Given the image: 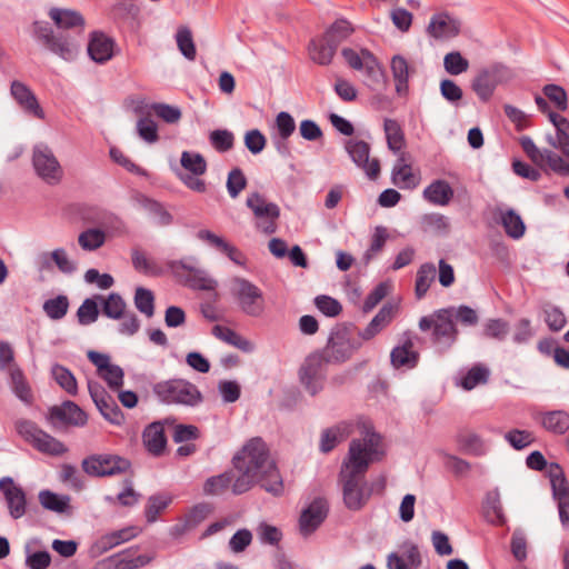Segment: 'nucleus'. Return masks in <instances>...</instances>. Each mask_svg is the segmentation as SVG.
Returning <instances> with one entry per match:
<instances>
[{
    "label": "nucleus",
    "mask_w": 569,
    "mask_h": 569,
    "mask_svg": "<svg viewBox=\"0 0 569 569\" xmlns=\"http://www.w3.org/2000/svg\"><path fill=\"white\" fill-rule=\"evenodd\" d=\"M233 469L212 476L204 481L206 495H221L231 489L234 496L251 490L256 485L272 495L281 497L284 482L274 460L270 459V450L261 437L248 440L232 458Z\"/></svg>",
    "instance_id": "1"
},
{
    "label": "nucleus",
    "mask_w": 569,
    "mask_h": 569,
    "mask_svg": "<svg viewBox=\"0 0 569 569\" xmlns=\"http://www.w3.org/2000/svg\"><path fill=\"white\" fill-rule=\"evenodd\" d=\"M381 436L373 430H368L365 438L353 439L349 445L348 457L342 463L339 473L342 482V496L345 506L352 511L365 507L371 496L360 486L369 465L379 461L383 451L379 450Z\"/></svg>",
    "instance_id": "2"
},
{
    "label": "nucleus",
    "mask_w": 569,
    "mask_h": 569,
    "mask_svg": "<svg viewBox=\"0 0 569 569\" xmlns=\"http://www.w3.org/2000/svg\"><path fill=\"white\" fill-rule=\"evenodd\" d=\"M457 322L463 327H476L479 322V316L469 306H450L420 318L419 329L421 331L431 330V341L435 345L445 342L448 347H451L459 336Z\"/></svg>",
    "instance_id": "3"
},
{
    "label": "nucleus",
    "mask_w": 569,
    "mask_h": 569,
    "mask_svg": "<svg viewBox=\"0 0 569 569\" xmlns=\"http://www.w3.org/2000/svg\"><path fill=\"white\" fill-rule=\"evenodd\" d=\"M153 393L167 405H183L196 407L203 400L196 385L184 379H169L153 385Z\"/></svg>",
    "instance_id": "4"
},
{
    "label": "nucleus",
    "mask_w": 569,
    "mask_h": 569,
    "mask_svg": "<svg viewBox=\"0 0 569 569\" xmlns=\"http://www.w3.org/2000/svg\"><path fill=\"white\" fill-rule=\"evenodd\" d=\"M14 428L18 435L39 452L59 457L68 451L63 442L39 428L32 420H17Z\"/></svg>",
    "instance_id": "5"
},
{
    "label": "nucleus",
    "mask_w": 569,
    "mask_h": 569,
    "mask_svg": "<svg viewBox=\"0 0 569 569\" xmlns=\"http://www.w3.org/2000/svg\"><path fill=\"white\" fill-rule=\"evenodd\" d=\"M360 347L361 342L352 338L349 326L338 323L331 329L327 343L320 351L331 363L341 365L348 361Z\"/></svg>",
    "instance_id": "6"
},
{
    "label": "nucleus",
    "mask_w": 569,
    "mask_h": 569,
    "mask_svg": "<svg viewBox=\"0 0 569 569\" xmlns=\"http://www.w3.org/2000/svg\"><path fill=\"white\" fill-rule=\"evenodd\" d=\"M84 473L92 478H106L132 473L131 461L114 453H93L86 457L81 462Z\"/></svg>",
    "instance_id": "7"
},
{
    "label": "nucleus",
    "mask_w": 569,
    "mask_h": 569,
    "mask_svg": "<svg viewBox=\"0 0 569 569\" xmlns=\"http://www.w3.org/2000/svg\"><path fill=\"white\" fill-rule=\"evenodd\" d=\"M331 363L322 351L317 350L308 355L299 368L300 383L311 395L316 396L323 389L327 365Z\"/></svg>",
    "instance_id": "8"
},
{
    "label": "nucleus",
    "mask_w": 569,
    "mask_h": 569,
    "mask_svg": "<svg viewBox=\"0 0 569 569\" xmlns=\"http://www.w3.org/2000/svg\"><path fill=\"white\" fill-rule=\"evenodd\" d=\"M32 36L46 49L64 60H72L77 54V46L71 39L62 33L54 34L53 29L46 21L32 23Z\"/></svg>",
    "instance_id": "9"
},
{
    "label": "nucleus",
    "mask_w": 569,
    "mask_h": 569,
    "mask_svg": "<svg viewBox=\"0 0 569 569\" xmlns=\"http://www.w3.org/2000/svg\"><path fill=\"white\" fill-rule=\"evenodd\" d=\"M510 77L509 69L502 63L495 62L478 70L471 80V89L479 100L488 102L497 87Z\"/></svg>",
    "instance_id": "10"
},
{
    "label": "nucleus",
    "mask_w": 569,
    "mask_h": 569,
    "mask_svg": "<svg viewBox=\"0 0 569 569\" xmlns=\"http://www.w3.org/2000/svg\"><path fill=\"white\" fill-rule=\"evenodd\" d=\"M232 296L239 309L249 317L259 318L263 315L266 302L262 290L244 278L234 279Z\"/></svg>",
    "instance_id": "11"
},
{
    "label": "nucleus",
    "mask_w": 569,
    "mask_h": 569,
    "mask_svg": "<svg viewBox=\"0 0 569 569\" xmlns=\"http://www.w3.org/2000/svg\"><path fill=\"white\" fill-rule=\"evenodd\" d=\"M247 207L253 212L257 221L256 228L266 234L277 231V220L280 217V208L273 202H267L259 192H252L246 201Z\"/></svg>",
    "instance_id": "12"
},
{
    "label": "nucleus",
    "mask_w": 569,
    "mask_h": 569,
    "mask_svg": "<svg viewBox=\"0 0 569 569\" xmlns=\"http://www.w3.org/2000/svg\"><path fill=\"white\" fill-rule=\"evenodd\" d=\"M168 268L177 280L193 290H213L216 281L208 278L206 272L187 264L183 260H172L168 262Z\"/></svg>",
    "instance_id": "13"
},
{
    "label": "nucleus",
    "mask_w": 569,
    "mask_h": 569,
    "mask_svg": "<svg viewBox=\"0 0 569 569\" xmlns=\"http://www.w3.org/2000/svg\"><path fill=\"white\" fill-rule=\"evenodd\" d=\"M32 164L36 173L49 184L59 183L63 177V170L58 159L47 146L33 149Z\"/></svg>",
    "instance_id": "14"
},
{
    "label": "nucleus",
    "mask_w": 569,
    "mask_h": 569,
    "mask_svg": "<svg viewBox=\"0 0 569 569\" xmlns=\"http://www.w3.org/2000/svg\"><path fill=\"white\" fill-rule=\"evenodd\" d=\"M47 419L53 428L84 427L88 415L76 402L66 400L60 406L50 407Z\"/></svg>",
    "instance_id": "15"
},
{
    "label": "nucleus",
    "mask_w": 569,
    "mask_h": 569,
    "mask_svg": "<svg viewBox=\"0 0 569 569\" xmlns=\"http://www.w3.org/2000/svg\"><path fill=\"white\" fill-rule=\"evenodd\" d=\"M552 496L558 503L559 518L562 526H569V485L562 467L557 462L549 465Z\"/></svg>",
    "instance_id": "16"
},
{
    "label": "nucleus",
    "mask_w": 569,
    "mask_h": 569,
    "mask_svg": "<svg viewBox=\"0 0 569 569\" xmlns=\"http://www.w3.org/2000/svg\"><path fill=\"white\" fill-rule=\"evenodd\" d=\"M329 513V503L326 498H315L299 517V529L303 537L313 533L326 520Z\"/></svg>",
    "instance_id": "17"
},
{
    "label": "nucleus",
    "mask_w": 569,
    "mask_h": 569,
    "mask_svg": "<svg viewBox=\"0 0 569 569\" xmlns=\"http://www.w3.org/2000/svg\"><path fill=\"white\" fill-rule=\"evenodd\" d=\"M462 22L447 11L437 12L430 18L427 33L436 40H449L460 34Z\"/></svg>",
    "instance_id": "18"
},
{
    "label": "nucleus",
    "mask_w": 569,
    "mask_h": 569,
    "mask_svg": "<svg viewBox=\"0 0 569 569\" xmlns=\"http://www.w3.org/2000/svg\"><path fill=\"white\" fill-rule=\"evenodd\" d=\"M346 151L352 161L365 170L369 179L376 180L380 174V161L369 159L370 144L363 140H348L345 144Z\"/></svg>",
    "instance_id": "19"
},
{
    "label": "nucleus",
    "mask_w": 569,
    "mask_h": 569,
    "mask_svg": "<svg viewBox=\"0 0 569 569\" xmlns=\"http://www.w3.org/2000/svg\"><path fill=\"white\" fill-rule=\"evenodd\" d=\"M0 491L3 493L9 513L13 519L21 518L27 510L26 492L17 486L11 477L0 479Z\"/></svg>",
    "instance_id": "20"
},
{
    "label": "nucleus",
    "mask_w": 569,
    "mask_h": 569,
    "mask_svg": "<svg viewBox=\"0 0 569 569\" xmlns=\"http://www.w3.org/2000/svg\"><path fill=\"white\" fill-rule=\"evenodd\" d=\"M168 422V418L163 421L151 422L142 432V443L152 457L159 458L166 453L168 439L164 431V423Z\"/></svg>",
    "instance_id": "21"
},
{
    "label": "nucleus",
    "mask_w": 569,
    "mask_h": 569,
    "mask_svg": "<svg viewBox=\"0 0 569 569\" xmlns=\"http://www.w3.org/2000/svg\"><path fill=\"white\" fill-rule=\"evenodd\" d=\"M10 93L24 112L37 119H44V111L33 91L23 82L13 80L10 86Z\"/></svg>",
    "instance_id": "22"
},
{
    "label": "nucleus",
    "mask_w": 569,
    "mask_h": 569,
    "mask_svg": "<svg viewBox=\"0 0 569 569\" xmlns=\"http://www.w3.org/2000/svg\"><path fill=\"white\" fill-rule=\"evenodd\" d=\"M401 345L396 346L390 353V362L395 369H413L418 366L420 355L413 350V341L409 333Z\"/></svg>",
    "instance_id": "23"
},
{
    "label": "nucleus",
    "mask_w": 569,
    "mask_h": 569,
    "mask_svg": "<svg viewBox=\"0 0 569 569\" xmlns=\"http://www.w3.org/2000/svg\"><path fill=\"white\" fill-rule=\"evenodd\" d=\"M346 63L355 70L366 69L368 76H371L379 68L377 57L367 48H362L360 53L351 48H343L341 50Z\"/></svg>",
    "instance_id": "24"
},
{
    "label": "nucleus",
    "mask_w": 569,
    "mask_h": 569,
    "mask_svg": "<svg viewBox=\"0 0 569 569\" xmlns=\"http://www.w3.org/2000/svg\"><path fill=\"white\" fill-rule=\"evenodd\" d=\"M114 41L101 31H93L88 43L89 57L98 63H104L113 57Z\"/></svg>",
    "instance_id": "25"
},
{
    "label": "nucleus",
    "mask_w": 569,
    "mask_h": 569,
    "mask_svg": "<svg viewBox=\"0 0 569 569\" xmlns=\"http://www.w3.org/2000/svg\"><path fill=\"white\" fill-rule=\"evenodd\" d=\"M458 450L465 455L481 457L486 455L487 447L483 439L476 432L461 428L455 436Z\"/></svg>",
    "instance_id": "26"
},
{
    "label": "nucleus",
    "mask_w": 569,
    "mask_h": 569,
    "mask_svg": "<svg viewBox=\"0 0 569 569\" xmlns=\"http://www.w3.org/2000/svg\"><path fill=\"white\" fill-rule=\"evenodd\" d=\"M392 183L400 189L412 190L419 184V178L413 174L410 163H407V153L402 152L392 169Z\"/></svg>",
    "instance_id": "27"
},
{
    "label": "nucleus",
    "mask_w": 569,
    "mask_h": 569,
    "mask_svg": "<svg viewBox=\"0 0 569 569\" xmlns=\"http://www.w3.org/2000/svg\"><path fill=\"white\" fill-rule=\"evenodd\" d=\"M309 58L319 66H329L337 49L321 34L312 38L307 46Z\"/></svg>",
    "instance_id": "28"
},
{
    "label": "nucleus",
    "mask_w": 569,
    "mask_h": 569,
    "mask_svg": "<svg viewBox=\"0 0 569 569\" xmlns=\"http://www.w3.org/2000/svg\"><path fill=\"white\" fill-rule=\"evenodd\" d=\"M482 509L483 516L489 523L498 527H502L507 523L498 489L486 493Z\"/></svg>",
    "instance_id": "29"
},
{
    "label": "nucleus",
    "mask_w": 569,
    "mask_h": 569,
    "mask_svg": "<svg viewBox=\"0 0 569 569\" xmlns=\"http://www.w3.org/2000/svg\"><path fill=\"white\" fill-rule=\"evenodd\" d=\"M423 198L436 206H447L453 198V189L443 179H437L423 190Z\"/></svg>",
    "instance_id": "30"
},
{
    "label": "nucleus",
    "mask_w": 569,
    "mask_h": 569,
    "mask_svg": "<svg viewBox=\"0 0 569 569\" xmlns=\"http://www.w3.org/2000/svg\"><path fill=\"white\" fill-rule=\"evenodd\" d=\"M390 69L396 84V92L405 96L409 90L410 67L407 59L401 54L392 57Z\"/></svg>",
    "instance_id": "31"
},
{
    "label": "nucleus",
    "mask_w": 569,
    "mask_h": 569,
    "mask_svg": "<svg viewBox=\"0 0 569 569\" xmlns=\"http://www.w3.org/2000/svg\"><path fill=\"white\" fill-rule=\"evenodd\" d=\"M393 318V307L385 305L372 318L368 326L358 332V336L365 340L375 338L385 327H387Z\"/></svg>",
    "instance_id": "32"
},
{
    "label": "nucleus",
    "mask_w": 569,
    "mask_h": 569,
    "mask_svg": "<svg viewBox=\"0 0 569 569\" xmlns=\"http://www.w3.org/2000/svg\"><path fill=\"white\" fill-rule=\"evenodd\" d=\"M48 14L59 29H82L86 23L83 16L72 9L51 8Z\"/></svg>",
    "instance_id": "33"
},
{
    "label": "nucleus",
    "mask_w": 569,
    "mask_h": 569,
    "mask_svg": "<svg viewBox=\"0 0 569 569\" xmlns=\"http://www.w3.org/2000/svg\"><path fill=\"white\" fill-rule=\"evenodd\" d=\"M212 335L216 338L240 349L243 352H251L253 350V345L250 340L243 338L229 327L216 325L212 328Z\"/></svg>",
    "instance_id": "34"
},
{
    "label": "nucleus",
    "mask_w": 569,
    "mask_h": 569,
    "mask_svg": "<svg viewBox=\"0 0 569 569\" xmlns=\"http://www.w3.org/2000/svg\"><path fill=\"white\" fill-rule=\"evenodd\" d=\"M96 298L101 302L102 315L107 318L120 320L124 317L127 305L119 293L111 292L107 298L97 295Z\"/></svg>",
    "instance_id": "35"
},
{
    "label": "nucleus",
    "mask_w": 569,
    "mask_h": 569,
    "mask_svg": "<svg viewBox=\"0 0 569 569\" xmlns=\"http://www.w3.org/2000/svg\"><path fill=\"white\" fill-rule=\"evenodd\" d=\"M353 31L352 24L347 19L341 18L327 28L322 36L338 49L340 43L347 40Z\"/></svg>",
    "instance_id": "36"
},
{
    "label": "nucleus",
    "mask_w": 569,
    "mask_h": 569,
    "mask_svg": "<svg viewBox=\"0 0 569 569\" xmlns=\"http://www.w3.org/2000/svg\"><path fill=\"white\" fill-rule=\"evenodd\" d=\"M139 203L151 216L157 218V223L159 226L167 227L173 222V216L158 200L141 194L139 198Z\"/></svg>",
    "instance_id": "37"
},
{
    "label": "nucleus",
    "mask_w": 569,
    "mask_h": 569,
    "mask_svg": "<svg viewBox=\"0 0 569 569\" xmlns=\"http://www.w3.org/2000/svg\"><path fill=\"white\" fill-rule=\"evenodd\" d=\"M543 428L555 435H563L569 430V413L565 410L546 412L541 421Z\"/></svg>",
    "instance_id": "38"
},
{
    "label": "nucleus",
    "mask_w": 569,
    "mask_h": 569,
    "mask_svg": "<svg viewBox=\"0 0 569 569\" xmlns=\"http://www.w3.org/2000/svg\"><path fill=\"white\" fill-rule=\"evenodd\" d=\"M436 279V267L431 262L422 263L416 276L415 295L418 300L422 299L428 292L431 283Z\"/></svg>",
    "instance_id": "39"
},
{
    "label": "nucleus",
    "mask_w": 569,
    "mask_h": 569,
    "mask_svg": "<svg viewBox=\"0 0 569 569\" xmlns=\"http://www.w3.org/2000/svg\"><path fill=\"white\" fill-rule=\"evenodd\" d=\"M41 506L50 511L63 513L70 508V497L44 489L39 492Z\"/></svg>",
    "instance_id": "40"
},
{
    "label": "nucleus",
    "mask_w": 569,
    "mask_h": 569,
    "mask_svg": "<svg viewBox=\"0 0 569 569\" xmlns=\"http://www.w3.org/2000/svg\"><path fill=\"white\" fill-rule=\"evenodd\" d=\"M12 391L24 403H32L33 395L31 388L24 377L23 371L19 367H14L10 371Z\"/></svg>",
    "instance_id": "41"
},
{
    "label": "nucleus",
    "mask_w": 569,
    "mask_h": 569,
    "mask_svg": "<svg viewBox=\"0 0 569 569\" xmlns=\"http://www.w3.org/2000/svg\"><path fill=\"white\" fill-rule=\"evenodd\" d=\"M172 502V497L168 493H157L148 498L144 507V517L149 523L157 520L158 516L166 510Z\"/></svg>",
    "instance_id": "42"
},
{
    "label": "nucleus",
    "mask_w": 569,
    "mask_h": 569,
    "mask_svg": "<svg viewBox=\"0 0 569 569\" xmlns=\"http://www.w3.org/2000/svg\"><path fill=\"white\" fill-rule=\"evenodd\" d=\"M500 222L510 238L519 239L525 234L526 226L521 217L513 209L502 212Z\"/></svg>",
    "instance_id": "43"
},
{
    "label": "nucleus",
    "mask_w": 569,
    "mask_h": 569,
    "mask_svg": "<svg viewBox=\"0 0 569 569\" xmlns=\"http://www.w3.org/2000/svg\"><path fill=\"white\" fill-rule=\"evenodd\" d=\"M509 322L502 318L488 319L482 328V337L503 341L509 332Z\"/></svg>",
    "instance_id": "44"
},
{
    "label": "nucleus",
    "mask_w": 569,
    "mask_h": 569,
    "mask_svg": "<svg viewBox=\"0 0 569 569\" xmlns=\"http://www.w3.org/2000/svg\"><path fill=\"white\" fill-rule=\"evenodd\" d=\"M52 376L57 383L66 390L69 395L76 396L78 392V385L73 373L61 365H54L52 367Z\"/></svg>",
    "instance_id": "45"
},
{
    "label": "nucleus",
    "mask_w": 569,
    "mask_h": 569,
    "mask_svg": "<svg viewBox=\"0 0 569 569\" xmlns=\"http://www.w3.org/2000/svg\"><path fill=\"white\" fill-rule=\"evenodd\" d=\"M106 233L101 229L92 228L79 234L78 242L83 250L93 251L104 244Z\"/></svg>",
    "instance_id": "46"
},
{
    "label": "nucleus",
    "mask_w": 569,
    "mask_h": 569,
    "mask_svg": "<svg viewBox=\"0 0 569 569\" xmlns=\"http://www.w3.org/2000/svg\"><path fill=\"white\" fill-rule=\"evenodd\" d=\"M489 369L482 365H476L468 370L461 379V387L465 390H471L480 383H486L489 379Z\"/></svg>",
    "instance_id": "47"
},
{
    "label": "nucleus",
    "mask_w": 569,
    "mask_h": 569,
    "mask_svg": "<svg viewBox=\"0 0 569 569\" xmlns=\"http://www.w3.org/2000/svg\"><path fill=\"white\" fill-rule=\"evenodd\" d=\"M69 309V300L67 296L59 295L56 298L48 299L43 303V311L52 320L62 319Z\"/></svg>",
    "instance_id": "48"
},
{
    "label": "nucleus",
    "mask_w": 569,
    "mask_h": 569,
    "mask_svg": "<svg viewBox=\"0 0 569 569\" xmlns=\"http://www.w3.org/2000/svg\"><path fill=\"white\" fill-rule=\"evenodd\" d=\"M388 239L389 233L387 228L383 226H377L371 237L370 246L363 254L366 263H369L370 260L383 249Z\"/></svg>",
    "instance_id": "49"
},
{
    "label": "nucleus",
    "mask_w": 569,
    "mask_h": 569,
    "mask_svg": "<svg viewBox=\"0 0 569 569\" xmlns=\"http://www.w3.org/2000/svg\"><path fill=\"white\" fill-rule=\"evenodd\" d=\"M136 308L147 317H152L154 313V295L150 289L138 287L134 293Z\"/></svg>",
    "instance_id": "50"
},
{
    "label": "nucleus",
    "mask_w": 569,
    "mask_h": 569,
    "mask_svg": "<svg viewBox=\"0 0 569 569\" xmlns=\"http://www.w3.org/2000/svg\"><path fill=\"white\" fill-rule=\"evenodd\" d=\"M177 44L184 58L193 61L197 56L196 46L192 39V33L187 27H182L176 34Z\"/></svg>",
    "instance_id": "51"
},
{
    "label": "nucleus",
    "mask_w": 569,
    "mask_h": 569,
    "mask_svg": "<svg viewBox=\"0 0 569 569\" xmlns=\"http://www.w3.org/2000/svg\"><path fill=\"white\" fill-rule=\"evenodd\" d=\"M96 407L98 408L99 412L103 416V418L109 422L117 426L123 422V412L112 397L109 398L108 400L104 399Z\"/></svg>",
    "instance_id": "52"
},
{
    "label": "nucleus",
    "mask_w": 569,
    "mask_h": 569,
    "mask_svg": "<svg viewBox=\"0 0 569 569\" xmlns=\"http://www.w3.org/2000/svg\"><path fill=\"white\" fill-rule=\"evenodd\" d=\"M98 301L99 300L94 296L93 298H87L82 302L77 311V317L80 325L87 326L97 321L99 317Z\"/></svg>",
    "instance_id": "53"
},
{
    "label": "nucleus",
    "mask_w": 569,
    "mask_h": 569,
    "mask_svg": "<svg viewBox=\"0 0 569 569\" xmlns=\"http://www.w3.org/2000/svg\"><path fill=\"white\" fill-rule=\"evenodd\" d=\"M181 166L194 176H202L207 171V162L202 154L183 151Z\"/></svg>",
    "instance_id": "54"
},
{
    "label": "nucleus",
    "mask_w": 569,
    "mask_h": 569,
    "mask_svg": "<svg viewBox=\"0 0 569 569\" xmlns=\"http://www.w3.org/2000/svg\"><path fill=\"white\" fill-rule=\"evenodd\" d=\"M443 66L449 74L458 76L468 70L469 61L459 51H451L445 56Z\"/></svg>",
    "instance_id": "55"
},
{
    "label": "nucleus",
    "mask_w": 569,
    "mask_h": 569,
    "mask_svg": "<svg viewBox=\"0 0 569 569\" xmlns=\"http://www.w3.org/2000/svg\"><path fill=\"white\" fill-rule=\"evenodd\" d=\"M109 156L112 161H114L117 164L124 168L130 173L140 176V177H147L148 172L146 169L141 168L140 166L136 164L130 158H128L119 148L111 147L109 150Z\"/></svg>",
    "instance_id": "56"
},
{
    "label": "nucleus",
    "mask_w": 569,
    "mask_h": 569,
    "mask_svg": "<svg viewBox=\"0 0 569 569\" xmlns=\"http://www.w3.org/2000/svg\"><path fill=\"white\" fill-rule=\"evenodd\" d=\"M209 141L218 152H227L233 148L234 136L227 129H217L210 133Z\"/></svg>",
    "instance_id": "57"
},
{
    "label": "nucleus",
    "mask_w": 569,
    "mask_h": 569,
    "mask_svg": "<svg viewBox=\"0 0 569 569\" xmlns=\"http://www.w3.org/2000/svg\"><path fill=\"white\" fill-rule=\"evenodd\" d=\"M543 94L555 104L559 111H566L568 109V96L566 90L555 83L546 84L542 88Z\"/></svg>",
    "instance_id": "58"
},
{
    "label": "nucleus",
    "mask_w": 569,
    "mask_h": 569,
    "mask_svg": "<svg viewBox=\"0 0 569 569\" xmlns=\"http://www.w3.org/2000/svg\"><path fill=\"white\" fill-rule=\"evenodd\" d=\"M137 535L138 529L136 527H127L103 536L101 542L103 543V549H109L122 542L129 541Z\"/></svg>",
    "instance_id": "59"
},
{
    "label": "nucleus",
    "mask_w": 569,
    "mask_h": 569,
    "mask_svg": "<svg viewBox=\"0 0 569 569\" xmlns=\"http://www.w3.org/2000/svg\"><path fill=\"white\" fill-rule=\"evenodd\" d=\"M315 306L320 312L330 318L338 317L342 312L341 303L327 295L317 296L315 298Z\"/></svg>",
    "instance_id": "60"
},
{
    "label": "nucleus",
    "mask_w": 569,
    "mask_h": 569,
    "mask_svg": "<svg viewBox=\"0 0 569 569\" xmlns=\"http://www.w3.org/2000/svg\"><path fill=\"white\" fill-rule=\"evenodd\" d=\"M543 313L548 328L553 332L560 331L567 323L566 316L559 307L547 305Z\"/></svg>",
    "instance_id": "61"
},
{
    "label": "nucleus",
    "mask_w": 569,
    "mask_h": 569,
    "mask_svg": "<svg viewBox=\"0 0 569 569\" xmlns=\"http://www.w3.org/2000/svg\"><path fill=\"white\" fill-rule=\"evenodd\" d=\"M137 131L139 137L149 143L159 140L158 126L149 114L138 120Z\"/></svg>",
    "instance_id": "62"
},
{
    "label": "nucleus",
    "mask_w": 569,
    "mask_h": 569,
    "mask_svg": "<svg viewBox=\"0 0 569 569\" xmlns=\"http://www.w3.org/2000/svg\"><path fill=\"white\" fill-rule=\"evenodd\" d=\"M247 178L240 168H233L227 179V190L231 198H237L247 187Z\"/></svg>",
    "instance_id": "63"
},
{
    "label": "nucleus",
    "mask_w": 569,
    "mask_h": 569,
    "mask_svg": "<svg viewBox=\"0 0 569 569\" xmlns=\"http://www.w3.org/2000/svg\"><path fill=\"white\" fill-rule=\"evenodd\" d=\"M505 439L516 450L525 449L535 440L530 431L520 429H511L505 435Z\"/></svg>",
    "instance_id": "64"
}]
</instances>
